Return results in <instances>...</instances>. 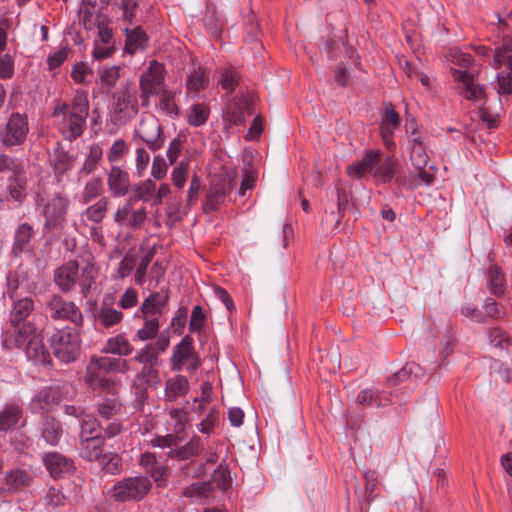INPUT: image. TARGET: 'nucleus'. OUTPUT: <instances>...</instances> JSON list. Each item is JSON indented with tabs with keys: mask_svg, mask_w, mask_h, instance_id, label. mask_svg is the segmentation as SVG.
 Segmentation results:
<instances>
[{
	"mask_svg": "<svg viewBox=\"0 0 512 512\" xmlns=\"http://www.w3.org/2000/svg\"><path fill=\"white\" fill-rule=\"evenodd\" d=\"M89 107L88 93L82 89L75 92L70 103L58 102L55 105L52 117L65 139L74 141L83 134Z\"/></svg>",
	"mask_w": 512,
	"mask_h": 512,
	"instance_id": "nucleus-1",
	"label": "nucleus"
},
{
	"mask_svg": "<svg viewBox=\"0 0 512 512\" xmlns=\"http://www.w3.org/2000/svg\"><path fill=\"white\" fill-rule=\"evenodd\" d=\"M35 309L34 300L31 297H19L12 299L9 312V322L15 330V334L6 337L3 345L11 349L12 345L20 346L26 342L29 336L36 331L33 321L30 319Z\"/></svg>",
	"mask_w": 512,
	"mask_h": 512,
	"instance_id": "nucleus-2",
	"label": "nucleus"
},
{
	"mask_svg": "<svg viewBox=\"0 0 512 512\" xmlns=\"http://www.w3.org/2000/svg\"><path fill=\"white\" fill-rule=\"evenodd\" d=\"M69 206L70 200L68 196L62 192H56L48 198L38 195L36 199V207L45 219L44 227L49 230L62 225Z\"/></svg>",
	"mask_w": 512,
	"mask_h": 512,
	"instance_id": "nucleus-3",
	"label": "nucleus"
},
{
	"mask_svg": "<svg viewBox=\"0 0 512 512\" xmlns=\"http://www.w3.org/2000/svg\"><path fill=\"white\" fill-rule=\"evenodd\" d=\"M54 356L63 363L75 361L80 355L81 340L76 329H57L49 339Z\"/></svg>",
	"mask_w": 512,
	"mask_h": 512,
	"instance_id": "nucleus-4",
	"label": "nucleus"
},
{
	"mask_svg": "<svg viewBox=\"0 0 512 512\" xmlns=\"http://www.w3.org/2000/svg\"><path fill=\"white\" fill-rule=\"evenodd\" d=\"M112 121L120 125L133 119L138 111V95L133 85L127 83L113 95L112 101Z\"/></svg>",
	"mask_w": 512,
	"mask_h": 512,
	"instance_id": "nucleus-5",
	"label": "nucleus"
},
{
	"mask_svg": "<svg viewBox=\"0 0 512 512\" xmlns=\"http://www.w3.org/2000/svg\"><path fill=\"white\" fill-rule=\"evenodd\" d=\"M165 67L162 63L152 60L142 72L139 80L140 99L143 106H148L150 97L158 96L165 91Z\"/></svg>",
	"mask_w": 512,
	"mask_h": 512,
	"instance_id": "nucleus-6",
	"label": "nucleus"
},
{
	"mask_svg": "<svg viewBox=\"0 0 512 512\" xmlns=\"http://www.w3.org/2000/svg\"><path fill=\"white\" fill-rule=\"evenodd\" d=\"M149 477L138 475L123 478L113 486L112 496L119 502L141 501L151 490Z\"/></svg>",
	"mask_w": 512,
	"mask_h": 512,
	"instance_id": "nucleus-7",
	"label": "nucleus"
},
{
	"mask_svg": "<svg viewBox=\"0 0 512 512\" xmlns=\"http://www.w3.org/2000/svg\"><path fill=\"white\" fill-rule=\"evenodd\" d=\"M28 132L27 116L14 112L5 124L0 125V143L5 148L20 146L26 141Z\"/></svg>",
	"mask_w": 512,
	"mask_h": 512,
	"instance_id": "nucleus-8",
	"label": "nucleus"
},
{
	"mask_svg": "<svg viewBox=\"0 0 512 512\" xmlns=\"http://www.w3.org/2000/svg\"><path fill=\"white\" fill-rule=\"evenodd\" d=\"M47 315L53 320L69 321L75 326H82L83 314L72 301L65 300L61 295H51L45 304Z\"/></svg>",
	"mask_w": 512,
	"mask_h": 512,
	"instance_id": "nucleus-9",
	"label": "nucleus"
},
{
	"mask_svg": "<svg viewBox=\"0 0 512 512\" xmlns=\"http://www.w3.org/2000/svg\"><path fill=\"white\" fill-rule=\"evenodd\" d=\"M138 136L152 151L160 149L165 142L162 126L154 115L143 116L135 129Z\"/></svg>",
	"mask_w": 512,
	"mask_h": 512,
	"instance_id": "nucleus-10",
	"label": "nucleus"
},
{
	"mask_svg": "<svg viewBox=\"0 0 512 512\" xmlns=\"http://www.w3.org/2000/svg\"><path fill=\"white\" fill-rule=\"evenodd\" d=\"M69 384L62 383L49 387H43L32 398L30 402V410L32 413L49 411L53 406L58 405L63 397L64 392H68Z\"/></svg>",
	"mask_w": 512,
	"mask_h": 512,
	"instance_id": "nucleus-11",
	"label": "nucleus"
},
{
	"mask_svg": "<svg viewBox=\"0 0 512 512\" xmlns=\"http://www.w3.org/2000/svg\"><path fill=\"white\" fill-rule=\"evenodd\" d=\"M189 363V370L193 371L200 366V359L193 347V340L186 335L174 349L171 357V366L174 371H181Z\"/></svg>",
	"mask_w": 512,
	"mask_h": 512,
	"instance_id": "nucleus-12",
	"label": "nucleus"
},
{
	"mask_svg": "<svg viewBox=\"0 0 512 512\" xmlns=\"http://www.w3.org/2000/svg\"><path fill=\"white\" fill-rule=\"evenodd\" d=\"M132 198L128 199L114 214L115 223L122 228L140 229L147 219V211L145 208L138 210L132 209Z\"/></svg>",
	"mask_w": 512,
	"mask_h": 512,
	"instance_id": "nucleus-13",
	"label": "nucleus"
},
{
	"mask_svg": "<svg viewBox=\"0 0 512 512\" xmlns=\"http://www.w3.org/2000/svg\"><path fill=\"white\" fill-rule=\"evenodd\" d=\"M231 181L229 178H219L213 180L211 187L206 195L204 202V211L210 213L216 211L224 201L226 196L231 192Z\"/></svg>",
	"mask_w": 512,
	"mask_h": 512,
	"instance_id": "nucleus-14",
	"label": "nucleus"
},
{
	"mask_svg": "<svg viewBox=\"0 0 512 512\" xmlns=\"http://www.w3.org/2000/svg\"><path fill=\"white\" fill-rule=\"evenodd\" d=\"M25 346V354L27 358L32 361L35 365L49 366L51 364V357L49 352L46 350L42 339L36 335V331L32 336L26 340V342L17 348ZM15 347L12 345L11 348Z\"/></svg>",
	"mask_w": 512,
	"mask_h": 512,
	"instance_id": "nucleus-15",
	"label": "nucleus"
},
{
	"mask_svg": "<svg viewBox=\"0 0 512 512\" xmlns=\"http://www.w3.org/2000/svg\"><path fill=\"white\" fill-rule=\"evenodd\" d=\"M7 291L6 293L11 299L18 295L20 288L31 290L35 288V284L30 281V271L24 265H19L14 271L8 273L6 277Z\"/></svg>",
	"mask_w": 512,
	"mask_h": 512,
	"instance_id": "nucleus-16",
	"label": "nucleus"
},
{
	"mask_svg": "<svg viewBox=\"0 0 512 512\" xmlns=\"http://www.w3.org/2000/svg\"><path fill=\"white\" fill-rule=\"evenodd\" d=\"M451 73L455 81L462 84L461 94L468 100L477 101L481 99L484 94V89L480 85L474 83L473 74L465 70L451 68Z\"/></svg>",
	"mask_w": 512,
	"mask_h": 512,
	"instance_id": "nucleus-17",
	"label": "nucleus"
},
{
	"mask_svg": "<svg viewBox=\"0 0 512 512\" xmlns=\"http://www.w3.org/2000/svg\"><path fill=\"white\" fill-rule=\"evenodd\" d=\"M107 185L112 196H125L130 188V177L128 172L119 166H112L107 174Z\"/></svg>",
	"mask_w": 512,
	"mask_h": 512,
	"instance_id": "nucleus-18",
	"label": "nucleus"
},
{
	"mask_svg": "<svg viewBox=\"0 0 512 512\" xmlns=\"http://www.w3.org/2000/svg\"><path fill=\"white\" fill-rule=\"evenodd\" d=\"M19 423L24 426V411L20 404L7 403L0 411V431L7 432L14 429Z\"/></svg>",
	"mask_w": 512,
	"mask_h": 512,
	"instance_id": "nucleus-19",
	"label": "nucleus"
},
{
	"mask_svg": "<svg viewBox=\"0 0 512 512\" xmlns=\"http://www.w3.org/2000/svg\"><path fill=\"white\" fill-rule=\"evenodd\" d=\"M78 279V263L76 261H68L60 266L54 274V281L58 287L64 292H69Z\"/></svg>",
	"mask_w": 512,
	"mask_h": 512,
	"instance_id": "nucleus-20",
	"label": "nucleus"
},
{
	"mask_svg": "<svg viewBox=\"0 0 512 512\" xmlns=\"http://www.w3.org/2000/svg\"><path fill=\"white\" fill-rule=\"evenodd\" d=\"M43 463L54 478L60 477L74 469L73 462L58 452L46 453L43 457Z\"/></svg>",
	"mask_w": 512,
	"mask_h": 512,
	"instance_id": "nucleus-21",
	"label": "nucleus"
},
{
	"mask_svg": "<svg viewBox=\"0 0 512 512\" xmlns=\"http://www.w3.org/2000/svg\"><path fill=\"white\" fill-rule=\"evenodd\" d=\"M168 303L167 292H153L151 293L141 305V313L143 318H152L162 315L163 309Z\"/></svg>",
	"mask_w": 512,
	"mask_h": 512,
	"instance_id": "nucleus-22",
	"label": "nucleus"
},
{
	"mask_svg": "<svg viewBox=\"0 0 512 512\" xmlns=\"http://www.w3.org/2000/svg\"><path fill=\"white\" fill-rule=\"evenodd\" d=\"M381 154L376 151L367 152L360 161H356L347 167V174L353 178H362L373 171L380 161Z\"/></svg>",
	"mask_w": 512,
	"mask_h": 512,
	"instance_id": "nucleus-23",
	"label": "nucleus"
},
{
	"mask_svg": "<svg viewBox=\"0 0 512 512\" xmlns=\"http://www.w3.org/2000/svg\"><path fill=\"white\" fill-rule=\"evenodd\" d=\"M103 446L102 437L89 436V438H80L79 454L87 461H99L104 455Z\"/></svg>",
	"mask_w": 512,
	"mask_h": 512,
	"instance_id": "nucleus-24",
	"label": "nucleus"
},
{
	"mask_svg": "<svg viewBox=\"0 0 512 512\" xmlns=\"http://www.w3.org/2000/svg\"><path fill=\"white\" fill-rule=\"evenodd\" d=\"M91 365L105 373H126L129 370L127 360L109 356L92 357Z\"/></svg>",
	"mask_w": 512,
	"mask_h": 512,
	"instance_id": "nucleus-25",
	"label": "nucleus"
},
{
	"mask_svg": "<svg viewBox=\"0 0 512 512\" xmlns=\"http://www.w3.org/2000/svg\"><path fill=\"white\" fill-rule=\"evenodd\" d=\"M73 161V155L66 151L60 143H57L51 154V164L56 178L59 179L69 171L72 168Z\"/></svg>",
	"mask_w": 512,
	"mask_h": 512,
	"instance_id": "nucleus-26",
	"label": "nucleus"
},
{
	"mask_svg": "<svg viewBox=\"0 0 512 512\" xmlns=\"http://www.w3.org/2000/svg\"><path fill=\"white\" fill-rule=\"evenodd\" d=\"M62 435V424L57 419L48 415L42 417L41 436L47 444L56 446Z\"/></svg>",
	"mask_w": 512,
	"mask_h": 512,
	"instance_id": "nucleus-27",
	"label": "nucleus"
},
{
	"mask_svg": "<svg viewBox=\"0 0 512 512\" xmlns=\"http://www.w3.org/2000/svg\"><path fill=\"white\" fill-rule=\"evenodd\" d=\"M122 67L120 66H100L97 69V80L100 84L101 90L109 93L116 86L118 80L121 78Z\"/></svg>",
	"mask_w": 512,
	"mask_h": 512,
	"instance_id": "nucleus-28",
	"label": "nucleus"
},
{
	"mask_svg": "<svg viewBox=\"0 0 512 512\" xmlns=\"http://www.w3.org/2000/svg\"><path fill=\"white\" fill-rule=\"evenodd\" d=\"M109 199L101 197L97 202L88 206L81 214L80 221L83 225L88 222L93 224H100L106 216L108 211Z\"/></svg>",
	"mask_w": 512,
	"mask_h": 512,
	"instance_id": "nucleus-29",
	"label": "nucleus"
},
{
	"mask_svg": "<svg viewBox=\"0 0 512 512\" xmlns=\"http://www.w3.org/2000/svg\"><path fill=\"white\" fill-rule=\"evenodd\" d=\"M34 233L33 226L27 222L20 224L16 228L12 244V253L14 256H19L28 249V245Z\"/></svg>",
	"mask_w": 512,
	"mask_h": 512,
	"instance_id": "nucleus-30",
	"label": "nucleus"
},
{
	"mask_svg": "<svg viewBox=\"0 0 512 512\" xmlns=\"http://www.w3.org/2000/svg\"><path fill=\"white\" fill-rule=\"evenodd\" d=\"M134 348L126 338L125 334H118L107 339L102 352L118 356H129Z\"/></svg>",
	"mask_w": 512,
	"mask_h": 512,
	"instance_id": "nucleus-31",
	"label": "nucleus"
},
{
	"mask_svg": "<svg viewBox=\"0 0 512 512\" xmlns=\"http://www.w3.org/2000/svg\"><path fill=\"white\" fill-rule=\"evenodd\" d=\"M487 287L496 297H502L506 291L505 274L497 265H490L487 269Z\"/></svg>",
	"mask_w": 512,
	"mask_h": 512,
	"instance_id": "nucleus-32",
	"label": "nucleus"
},
{
	"mask_svg": "<svg viewBox=\"0 0 512 512\" xmlns=\"http://www.w3.org/2000/svg\"><path fill=\"white\" fill-rule=\"evenodd\" d=\"M357 401L361 405H368L371 407H384L392 402L390 395L386 392L374 389H364L358 396Z\"/></svg>",
	"mask_w": 512,
	"mask_h": 512,
	"instance_id": "nucleus-33",
	"label": "nucleus"
},
{
	"mask_svg": "<svg viewBox=\"0 0 512 512\" xmlns=\"http://www.w3.org/2000/svg\"><path fill=\"white\" fill-rule=\"evenodd\" d=\"M204 445L199 436H193L189 442L177 449H171L169 452L170 457L187 460L191 457H196L202 453Z\"/></svg>",
	"mask_w": 512,
	"mask_h": 512,
	"instance_id": "nucleus-34",
	"label": "nucleus"
},
{
	"mask_svg": "<svg viewBox=\"0 0 512 512\" xmlns=\"http://www.w3.org/2000/svg\"><path fill=\"white\" fill-rule=\"evenodd\" d=\"M126 42L125 51L129 54H134L137 51L144 50L147 45V36L141 27L134 29L125 28Z\"/></svg>",
	"mask_w": 512,
	"mask_h": 512,
	"instance_id": "nucleus-35",
	"label": "nucleus"
},
{
	"mask_svg": "<svg viewBox=\"0 0 512 512\" xmlns=\"http://www.w3.org/2000/svg\"><path fill=\"white\" fill-rule=\"evenodd\" d=\"M123 313L120 310L112 308L105 303L97 310L95 319L98 324L105 328H111L119 324L123 319Z\"/></svg>",
	"mask_w": 512,
	"mask_h": 512,
	"instance_id": "nucleus-36",
	"label": "nucleus"
},
{
	"mask_svg": "<svg viewBox=\"0 0 512 512\" xmlns=\"http://www.w3.org/2000/svg\"><path fill=\"white\" fill-rule=\"evenodd\" d=\"M189 389V382L185 376L177 375L169 378L165 384V395L167 401H174L185 395Z\"/></svg>",
	"mask_w": 512,
	"mask_h": 512,
	"instance_id": "nucleus-37",
	"label": "nucleus"
},
{
	"mask_svg": "<svg viewBox=\"0 0 512 512\" xmlns=\"http://www.w3.org/2000/svg\"><path fill=\"white\" fill-rule=\"evenodd\" d=\"M26 177L24 171L8 179L7 191L12 200L21 204L26 198Z\"/></svg>",
	"mask_w": 512,
	"mask_h": 512,
	"instance_id": "nucleus-38",
	"label": "nucleus"
},
{
	"mask_svg": "<svg viewBox=\"0 0 512 512\" xmlns=\"http://www.w3.org/2000/svg\"><path fill=\"white\" fill-rule=\"evenodd\" d=\"M98 416L103 420H112L122 411V403L116 397L106 398L96 404Z\"/></svg>",
	"mask_w": 512,
	"mask_h": 512,
	"instance_id": "nucleus-39",
	"label": "nucleus"
},
{
	"mask_svg": "<svg viewBox=\"0 0 512 512\" xmlns=\"http://www.w3.org/2000/svg\"><path fill=\"white\" fill-rule=\"evenodd\" d=\"M401 119L399 114L395 111L394 106L391 103L385 104V111L381 118L380 130L381 133L394 134V132L400 127Z\"/></svg>",
	"mask_w": 512,
	"mask_h": 512,
	"instance_id": "nucleus-40",
	"label": "nucleus"
},
{
	"mask_svg": "<svg viewBox=\"0 0 512 512\" xmlns=\"http://www.w3.org/2000/svg\"><path fill=\"white\" fill-rule=\"evenodd\" d=\"M160 382V372L158 364L142 365V368L136 374L134 386L156 385Z\"/></svg>",
	"mask_w": 512,
	"mask_h": 512,
	"instance_id": "nucleus-41",
	"label": "nucleus"
},
{
	"mask_svg": "<svg viewBox=\"0 0 512 512\" xmlns=\"http://www.w3.org/2000/svg\"><path fill=\"white\" fill-rule=\"evenodd\" d=\"M80 424V438L102 437V427L97 418L90 414H85L79 421Z\"/></svg>",
	"mask_w": 512,
	"mask_h": 512,
	"instance_id": "nucleus-42",
	"label": "nucleus"
},
{
	"mask_svg": "<svg viewBox=\"0 0 512 512\" xmlns=\"http://www.w3.org/2000/svg\"><path fill=\"white\" fill-rule=\"evenodd\" d=\"M209 83V76L204 69L194 70L187 78L186 88L188 92L199 93L205 89Z\"/></svg>",
	"mask_w": 512,
	"mask_h": 512,
	"instance_id": "nucleus-43",
	"label": "nucleus"
},
{
	"mask_svg": "<svg viewBox=\"0 0 512 512\" xmlns=\"http://www.w3.org/2000/svg\"><path fill=\"white\" fill-rule=\"evenodd\" d=\"M159 95V110L172 119L177 118L179 116L180 109L175 102L174 94L171 91L165 90L161 92Z\"/></svg>",
	"mask_w": 512,
	"mask_h": 512,
	"instance_id": "nucleus-44",
	"label": "nucleus"
},
{
	"mask_svg": "<svg viewBox=\"0 0 512 512\" xmlns=\"http://www.w3.org/2000/svg\"><path fill=\"white\" fill-rule=\"evenodd\" d=\"M395 170H396V163L395 161L390 158V157H387L385 158L383 161H379V163L376 165L375 167V171H374V178H376L377 180L383 182V183H388L390 182L394 175H395Z\"/></svg>",
	"mask_w": 512,
	"mask_h": 512,
	"instance_id": "nucleus-45",
	"label": "nucleus"
},
{
	"mask_svg": "<svg viewBox=\"0 0 512 512\" xmlns=\"http://www.w3.org/2000/svg\"><path fill=\"white\" fill-rule=\"evenodd\" d=\"M210 115V109L205 104H194L190 108V112L187 116V122L193 127H200L204 125Z\"/></svg>",
	"mask_w": 512,
	"mask_h": 512,
	"instance_id": "nucleus-46",
	"label": "nucleus"
},
{
	"mask_svg": "<svg viewBox=\"0 0 512 512\" xmlns=\"http://www.w3.org/2000/svg\"><path fill=\"white\" fill-rule=\"evenodd\" d=\"M103 189L102 179L100 177L91 178L84 186L81 193L80 202L88 204L100 196Z\"/></svg>",
	"mask_w": 512,
	"mask_h": 512,
	"instance_id": "nucleus-47",
	"label": "nucleus"
},
{
	"mask_svg": "<svg viewBox=\"0 0 512 512\" xmlns=\"http://www.w3.org/2000/svg\"><path fill=\"white\" fill-rule=\"evenodd\" d=\"M365 479V498L367 504H370L378 497L379 475L376 470H366L364 472Z\"/></svg>",
	"mask_w": 512,
	"mask_h": 512,
	"instance_id": "nucleus-48",
	"label": "nucleus"
},
{
	"mask_svg": "<svg viewBox=\"0 0 512 512\" xmlns=\"http://www.w3.org/2000/svg\"><path fill=\"white\" fill-rule=\"evenodd\" d=\"M213 488L209 481L195 482L182 490V496L186 498H207Z\"/></svg>",
	"mask_w": 512,
	"mask_h": 512,
	"instance_id": "nucleus-49",
	"label": "nucleus"
},
{
	"mask_svg": "<svg viewBox=\"0 0 512 512\" xmlns=\"http://www.w3.org/2000/svg\"><path fill=\"white\" fill-rule=\"evenodd\" d=\"M420 370L421 368L418 364L414 362L407 363L401 370L389 378L388 383L389 385H398L408 379L412 381L413 377L417 378Z\"/></svg>",
	"mask_w": 512,
	"mask_h": 512,
	"instance_id": "nucleus-50",
	"label": "nucleus"
},
{
	"mask_svg": "<svg viewBox=\"0 0 512 512\" xmlns=\"http://www.w3.org/2000/svg\"><path fill=\"white\" fill-rule=\"evenodd\" d=\"M144 325L136 332V338L141 341H148L154 339L159 333V319L157 317L143 318Z\"/></svg>",
	"mask_w": 512,
	"mask_h": 512,
	"instance_id": "nucleus-51",
	"label": "nucleus"
},
{
	"mask_svg": "<svg viewBox=\"0 0 512 512\" xmlns=\"http://www.w3.org/2000/svg\"><path fill=\"white\" fill-rule=\"evenodd\" d=\"M134 196L131 197L132 201L142 200L144 202H148L150 200L153 201L154 194L156 193V184L151 179H147L139 185H135L134 188Z\"/></svg>",
	"mask_w": 512,
	"mask_h": 512,
	"instance_id": "nucleus-52",
	"label": "nucleus"
},
{
	"mask_svg": "<svg viewBox=\"0 0 512 512\" xmlns=\"http://www.w3.org/2000/svg\"><path fill=\"white\" fill-rule=\"evenodd\" d=\"M96 272L94 264L88 262L85 267L82 268L80 277L78 276V284L81 288V293L86 297L91 289L92 283L95 280Z\"/></svg>",
	"mask_w": 512,
	"mask_h": 512,
	"instance_id": "nucleus-53",
	"label": "nucleus"
},
{
	"mask_svg": "<svg viewBox=\"0 0 512 512\" xmlns=\"http://www.w3.org/2000/svg\"><path fill=\"white\" fill-rule=\"evenodd\" d=\"M102 469L108 474H119L122 471V461L118 454L107 453L99 459Z\"/></svg>",
	"mask_w": 512,
	"mask_h": 512,
	"instance_id": "nucleus-54",
	"label": "nucleus"
},
{
	"mask_svg": "<svg viewBox=\"0 0 512 512\" xmlns=\"http://www.w3.org/2000/svg\"><path fill=\"white\" fill-rule=\"evenodd\" d=\"M417 173L412 180L403 179L402 184L407 189H415L420 185H431L434 182V175L424 168L416 169Z\"/></svg>",
	"mask_w": 512,
	"mask_h": 512,
	"instance_id": "nucleus-55",
	"label": "nucleus"
},
{
	"mask_svg": "<svg viewBox=\"0 0 512 512\" xmlns=\"http://www.w3.org/2000/svg\"><path fill=\"white\" fill-rule=\"evenodd\" d=\"M31 480L30 475L23 470H12L6 474V483L10 489L17 490L27 486Z\"/></svg>",
	"mask_w": 512,
	"mask_h": 512,
	"instance_id": "nucleus-56",
	"label": "nucleus"
},
{
	"mask_svg": "<svg viewBox=\"0 0 512 512\" xmlns=\"http://www.w3.org/2000/svg\"><path fill=\"white\" fill-rule=\"evenodd\" d=\"M93 71L89 65L84 62L76 63L71 71V77L77 84H87L91 82Z\"/></svg>",
	"mask_w": 512,
	"mask_h": 512,
	"instance_id": "nucleus-57",
	"label": "nucleus"
},
{
	"mask_svg": "<svg viewBox=\"0 0 512 512\" xmlns=\"http://www.w3.org/2000/svg\"><path fill=\"white\" fill-rule=\"evenodd\" d=\"M24 170L22 162L4 153L0 154V174L12 173V176L22 173Z\"/></svg>",
	"mask_w": 512,
	"mask_h": 512,
	"instance_id": "nucleus-58",
	"label": "nucleus"
},
{
	"mask_svg": "<svg viewBox=\"0 0 512 512\" xmlns=\"http://www.w3.org/2000/svg\"><path fill=\"white\" fill-rule=\"evenodd\" d=\"M133 361L141 365L158 364L159 356L153 350L152 346L146 344L144 347L136 351Z\"/></svg>",
	"mask_w": 512,
	"mask_h": 512,
	"instance_id": "nucleus-59",
	"label": "nucleus"
},
{
	"mask_svg": "<svg viewBox=\"0 0 512 512\" xmlns=\"http://www.w3.org/2000/svg\"><path fill=\"white\" fill-rule=\"evenodd\" d=\"M213 479L218 488L226 490L231 486V477L229 466L225 461L221 462L213 472Z\"/></svg>",
	"mask_w": 512,
	"mask_h": 512,
	"instance_id": "nucleus-60",
	"label": "nucleus"
},
{
	"mask_svg": "<svg viewBox=\"0 0 512 512\" xmlns=\"http://www.w3.org/2000/svg\"><path fill=\"white\" fill-rule=\"evenodd\" d=\"M239 81V74L235 69L225 68L221 72L219 83L222 89L231 93L235 90Z\"/></svg>",
	"mask_w": 512,
	"mask_h": 512,
	"instance_id": "nucleus-61",
	"label": "nucleus"
},
{
	"mask_svg": "<svg viewBox=\"0 0 512 512\" xmlns=\"http://www.w3.org/2000/svg\"><path fill=\"white\" fill-rule=\"evenodd\" d=\"M414 144L411 149V162L415 169L425 168L428 156L422 146V143L417 139H414Z\"/></svg>",
	"mask_w": 512,
	"mask_h": 512,
	"instance_id": "nucleus-62",
	"label": "nucleus"
},
{
	"mask_svg": "<svg viewBox=\"0 0 512 512\" xmlns=\"http://www.w3.org/2000/svg\"><path fill=\"white\" fill-rule=\"evenodd\" d=\"M94 365H89L87 368L86 382L93 389H106L111 385V381L102 377L98 372L93 369Z\"/></svg>",
	"mask_w": 512,
	"mask_h": 512,
	"instance_id": "nucleus-63",
	"label": "nucleus"
},
{
	"mask_svg": "<svg viewBox=\"0 0 512 512\" xmlns=\"http://www.w3.org/2000/svg\"><path fill=\"white\" fill-rule=\"evenodd\" d=\"M15 72V60L9 53L0 52V79H11Z\"/></svg>",
	"mask_w": 512,
	"mask_h": 512,
	"instance_id": "nucleus-64",
	"label": "nucleus"
}]
</instances>
